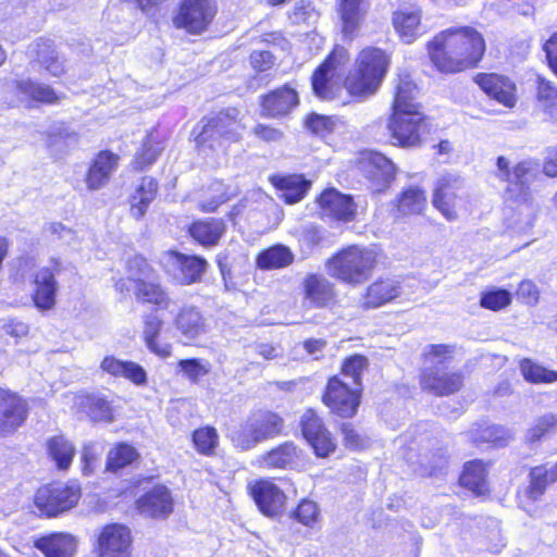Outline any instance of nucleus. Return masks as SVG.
Segmentation results:
<instances>
[{"label": "nucleus", "instance_id": "1", "mask_svg": "<svg viewBox=\"0 0 557 557\" xmlns=\"http://www.w3.org/2000/svg\"><path fill=\"white\" fill-rule=\"evenodd\" d=\"M432 64L443 73H457L478 64L485 51L483 36L473 27H450L426 45Z\"/></svg>", "mask_w": 557, "mask_h": 557}, {"label": "nucleus", "instance_id": "2", "mask_svg": "<svg viewBox=\"0 0 557 557\" xmlns=\"http://www.w3.org/2000/svg\"><path fill=\"white\" fill-rule=\"evenodd\" d=\"M416 85L408 77H400L396 86L387 129L393 145L403 148L421 146L430 133V123L414 101Z\"/></svg>", "mask_w": 557, "mask_h": 557}, {"label": "nucleus", "instance_id": "3", "mask_svg": "<svg viewBox=\"0 0 557 557\" xmlns=\"http://www.w3.org/2000/svg\"><path fill=\"white\" fill-rule=\"evenodd\" d=\"M455 347L444 344H431L423 349V370L421 386L435 395L453 394L462 386V376L448 371L445 363L453 358Z\"/></svg>", "mask_w": 557, "mask_h": 557}, {"label": "nucleus", "instance_id": "4", "mask_svg": "<svg viewBox=\"0 0 557 557\" xmlns=\"http://www.w3.org/2000/svg\"><path fill=\"white\" fill-rule=\"evenodd\" d=\"M376 263L377 253L374 249L351 245L327 260L326 271L330 276L357 286L371 276Z\"/></svg>", "mask_w": 557, "mask_h": 557}, {"label": "nucleus", "instance_id": "5", "mask_svg": "<svg viewBox=\"0 0 557 557\" xmlns=\"http://www.w3.org/2000/svg\"><path fill=\"white\" fill-rule=\"evenodd\" d=\"M388 57L377 48L363 49L356 67L345 79L347 91L355 97H368L380 87L388 67Z\"/></svg>", "mask_w": 557, "mask_h": 557}, {"label": "nucleus", "instance_id": "6", "mask_svg": "<svg viewBox=\"0 0 557 557\" xmlns=\"http://www.w3.org/2000/svg\"><path fill=\"white\" fill-rule=\"evenodd\" d=\"M151 268L148 262L139 257L128 262V276L115 283V288L121 294L134 292L139 301L151 304L160 309H168L170 297L159 284L150 281Z\"/></svg>", "mask_w": 557, "mask_h": 557}, {"label": "nucleus", "instance_id": "7", "mask_svg": "<svg viewBox=\"0 0 557 557\" xmlns=\"http://www.w3.org/2000/svg\"><path fill=\"white\" fill-rule=\"evenodd\" d=\"M282 429L283 419L278 414L271 411H257L232 430L230 437L236 447L247 450L278 435Z\"/></svg>", "mask_w": 557, "mask_h": 557}, {"label": "nucleus", "instance_id": "8", "mask_svg": "<svg viewBox=\"0 0 557 557\" xmlns=\"http://www.w3.org/2000/svg\"><path fill=\"white\" fill-rule=\"evenodd\" d=\"M201 123V131L195 138L198 148L222 147L224 144L236 143L242 137L239 111L235 108L205 117Z\"/></svg>", "mask_w": 557, "mask_h": 557}, {"label": "nucleus", "instance_id": "9", "mask_svg": "<svg viewBox=\"0 0 557 557\" xmlns=\"http://www.w3.org/2000/svg\"><path fill=\"white\" fill-rule=\"evenodd\" d=\"M349 55L344 47L336 46L312 75V89L323 100L333 99L341 89L344 66Z\"/></svg>", "mask_w": 557, "mask_h": 557}, {"label": "nucleus", "instance_id": "10", "mask_svg": "<svg viewBox=\"0 0 557 557\" xmlns=\"http://www.w3.org/2000/svg\"><path fill=\"white\" fill-rule=\"evenodd\" d=\"M433 206L448 220L455 221L467 211L463 182L458 175L444 174L436 183Z\"/></svg>", "mask_w": 557, "mask_h": 557}, {"label": "nucleus", "instance_id": "11", "mask_svg": "<svg viewBox=\"0 0 557 557\" xmlns=\"http://www.w3.org/2000/svg\"><path fill=\"white\" fill-rule=\"evenodd\" d=\"M495 175L507 184L505 189L506 201H519L522 197L532 196L530 189L533 178L531 162L521 161L512 165L507 158L498 157Z\"/></svg>", "mask_w": 557, "mask_h": 557}, {"label": "nucleus", "instance_id": "12", "mask_svg": "<svg viewBox=\"0 0 557 557\" xmlns=\"http://www.w3.org/2000/svg\"><path fill=\"white\" fill-rule=\"evenodd\" d=\"M81 498V487L73 484H50L38 488L35 505L40 513L54 517L72 509Z\"/></svg>", "mask_w": 557, "mask_h": 557}, {"label": "nucleus", "instance_id": "13", "mask_svg": "<svg viewBox=\"0 0 557 557\" xmlns=\"http://www.w3.org/2000/svg\"><path fill=\"white\" fill-rule=\"evenodd\" d=\"M215 12L213 0H182L173 24L176 28L198 35L208 28Z\"/></svg>", "mask_w": 557, "mask_h": 557}, {"label": "nucleus", "instance_id": "14", "mask_svg": "<svg viewBox=\"0 0 557 557\" xmlns=\"http://www.w3.org/2000/svg\"><path fill=\"white\" fill-rule=\"evenodd\" d=\"M414 282L400 277H380L370 284L364 296V306L377 308L395 299H409Z\"/></svg>", "mask_w": 557, "mask_h": 557}, {"label": "nucleus", "instance_id": "15", "mask_svg": "<svg viewBox=\"0 0 557 557\" xmlns=\"http://www.w3.org/2000/svg\"><path fill=\"white\" fill-rule=\"evenodd\" d=\"M359 388L349 385L348 382L333 376L329 380L323 403L332 412L343 418H350L356 414L360 404Z\"/></svg>", "mask_w": 557, "mask_h": 557}, {"label": "nucleus", "instance_id": "16", "mask_svg": "<svg viewBox=\"0 0 557 557\" xmlns=\"http://www.w3.org/2000/svg\"><path fill=\"white\" fill-rule=\"evenodd\" d=\"M359 169L369 182L373 193L385 191L395 176V165L384 154L364 151L359 159Z\"/></svg>", "mask_w": 557, "mask_h": 557}, {"label": "nucleus", "instance_id": "17", "mask_svg": "<svg viewBox=\"0 0 557 557\" xmlns=\"http://www.w3.org/2000/svg\"><path fill=\"white\" fill-rule=\"evenodd\" d=\"M162 264L176 282L189 285L201 278L208 263L200 257L168 251L162 257Z\"/></svg>", "mask_w": 557, "mask_h": 557}, {"label": "nucleus", "instance_id": "18", "mask_svg": "<svg viewBox=\"0 0 557 557\" xmlns=\"http://www.w3.org/2000/svg\"><path fill=\"white\" fill-rule=\"evenodd\" d=\"M249 491L259 510L264 516L274 518L285 510L287 496L275 482L259 480L249 484Z\"/></svg>", "mask_w": 557, "mask_h": 557}, {"label": "nucleus", "instance_id": "19", "mask_svg": "<svg viewBox=\"0 0 557 557\" xmlns=\"http://www.w3.org/2000/svg\"><path fill=\"white\" fill-rule=\"evenodd\" d=\"M301 431L318 457H327L336 448V443L314 410L307 409L301 416Z\"/></svg>", "mask_w": 557, "mask_h": 557}, {"label": "nucleus", "instance_id": "20", "mask_svg": "<svg viewBox=\"0 0 557 557\" xmlns=\"http://www.w3.org/2000/svg\"><path fill=\"white\" fill-rule=\"evenodd\" d=\"M132 541L127 527L119 523L108 524L98 535V555L99 557H128Z\"/></svg>", "mask_w": 557, "mask_h": 557}, {"label": "nucleus", "instance_id": "21", "mask_svg": "<svg viewBox=\"0 0 557 557\" xmlns=\"http://www.w3.org/2000/svg\"><path fill=\"white\" fill-rule=\"evenodd\" d=\"M27 404L16 393L0 388V436H8L25 422Z\"/></svg>", "mask_w": 557, "mask_h": 557}, {"label": "nucleus", "instance_id": "22", "mask_svg": "<svg viewBox=\"0 0 557 557\" xmlns=\"http://www.w3.org/2000/svg\"><path fill=\"white\" fill-rule=\"evenodd\" d=\"M59 268L60 264L52 261L49 267H42L35 273L32 299L39 311H49L55 306L58 292L55 274L59 272Z\"/></svg>", "mask_w": 557, "mask_h": 557}, {"label": "nucleus", "instance_id": "23", "mask_svg": "<svg viewBox=\"0 0 557 557\" xmlns=\"http://www.w3.org/2000/svg\"><path fill=\"white\" fill-rule=\"evenodd\" d=\"M476 84L491 98L507 108H513L517 103L516 85L508 77L482 73L475 76Z\"/></svg>", "mask_w": 557, "mask_h": 557}, {"label": "nucleus", "instance_id": "24", "mask_svg": "<svg viewBox=\"0 0 557 557\" xmlns=\"http://www.w3.org/2000/svg\"><path fill=\"white\" fill-rule=\"evenodd\" d=\"M319 205L323 215L338 221H351L356 214L354 199L331 188L323 191L319 198Z\"/></svg>", "mask_w": 557, "mask_h": 557}, {"label": "nucleus", "instance_id": "25", "mask_svg": "<svg viewBox=\"0 0 557 557\" xmlns=\"http://www.w3.org/2000/svg\"><path fill=\"white\" fill-rule=\"evenodd\" d=\"M366 0H338V14L343 36L352 40L360 29L367 14Z\"/></svg>", "mask_w": 557, "mask_h": 557}, {"label": "nucleus", "instance_id": "26", "mask_svg": "<svg viewBox=\"0 0 557 557\" xmlns=\"http://www.w3.org/2000/svg\"><path fill=\"white\" fill-rule=\"evenodd\" d=\"M27 55L38 62L47 73L59 77L65 73L63 60L53 48V44L49 39L39 38L28 46Z\"/></svg>", "mask_w": 557, "mask_h": 557}, {"label": "nucleus", "instance_id": "27", "mask_svg": "<svg viewBox=\"0 0 557 557\" xmlns=\"http://www.w3.org/2000/svg\"><path fill=\"white\" fill-rule=\"evenodd\" d=\"M298 101V95L293 88L288 86L277 88L263 97L262 115L269 117L286 115L297 107Z\"/></svg>", "mask_w": 557, "mask_h": 557}, {"label": "nucleus", "instance_id": "28", "mask_svg": "<svg viewBox=\"0 0 557 557\" xmlns=\"http://www.w3.org/2000/svg\"><path fill=\"white\" fill-rule=\"evenodd\" d=\"M139 511L153 518L166 517L173 510V498L165 486H154L137 500Z\"/></svg>", "mask_w": 557, "mask_h": 557}, {"label": "nucleus", "instance_id": "29", "mask_svg": "<svg viewBox=\"0 0 557 557\" xmlns=\"http://www.w3.org/2000/svg\"><path fill=\"white\" fill-rule=\"evenodd\" d=\"M305 300L314 307H325L334 300L333 284L324 276L308 274L302 281Z\"/></svg>", "mask_w": 557, "mask_h": 557}, {"label": "nucleus", "instance_id": "30", "mask_svg": "<svg viewBox=\"0 0 557 557\" xmlns=\"http://www.w3.org/2000/svg\"><path fill=\"white\" fill-rule=\"evenodd\" d=\"M119 157L110 151H101L91 163L86 176V184L90 190L104 186L111 174L115 171Z\"/></svg>", "mask_w": 557, "mask_h": 557}, {"label": "nucleus", "instance_id": "31", "mask_svg": "<svg viewBox=\"0 0 557 557\" xmlns=\"http://www.w3.org/2000/svg\"><path fill=\"white\" fill-rule=\"evenodd\" d=\"M512 207V213L507 216V225L517 233L530 231L535 223L539 206L534 202L532 196L522 197L519 201H509Z\"/></svg>", "mask_w": 557, "mask_h": 557}, {"label": "nucleus", "instance_id": "32", "mask_svg": "<svg viewBox=\"0 0 557 557\" xmlns=\"http://www.w3.org/2000/svg\"><path fill=\"white\" fill-rule=\"evenodd\" d=\"M34 545L46 557H73L77 543L69 533H52L36 540Z\"/></svg>", "mask_w": 557, "mask_h": 557}, {"label": "nucleus", "instance_id": "33", "mask_svg": "<svg viewBox=\"0 0 557 557\" xmlns=\"http://www.w3.org/2000/svg\"><path fill=\"white\" fill-rule=\"evenodd\" d=\"M174 325L186 341L198 338L206 332V321L195 306H184L174 319Z\"/></svg>", "mask_w": 557, "mask_h": 557}, {"label": "nucleus", "instance_id": "34", "mask_svg": "<svg viewBox=\"0 0 557 557\" xmlns=\"http://www.w3.org/2000/svg\"><path fill=\"white\" fill-rule=\"evenodd\" d=\"M162 326L163 321L157 314H146L143 321V339L152 354L168 358L171 356L172 345L160 341Z\"/></svg>", "mask_w": 557, "mask_h": 557}, {"label": "nucleus", "instance_id": "35", "mask_svg": "<svg viewBox=\"0 0 557 557\" xmlns=\"http://www.w3.org/2000/svg\"><path fill=\"white\" fill-rule=\"evenodd\" d=\"M394 206L396 216L421 214L426 207V193L418 185H410L403 189Z\"/></svg>", "mask_w": 557, "mask_h": 557}, {"label": "nucleus", "instance_id": "36", "mask_svg": "<svg viewBox=\"0 0 557 557\" xmlns=\"http://www.w3.org/2000/svg\"><path fill=\"white\" fill-rule=\"evenodd\" d=\"M272 182L280 191V198L288 205L299 202L311 186L310 181L302 175L273 177Z\"/></svg>", "mask_w": 557, "mask_h": 557}, {"label": "nucleus", "instance_id": "37", "mask_svg": "<svg viewBox=\"0 0 557 557\" xmlns=\"http://www.w3.org/2000/svg\"><path fill=\"white\" fill-rule=\"evenodd\" d=\"M74 405L82 411H85L91 420L98 422H112L113 409L108 400L94 395H73Z\"/></svg>", "mask_w": 557, "mask_h": 557}, {"label": "nucleus", "instance_id": "38", "mask_svg": "<svg viewBox=\"0 0 557 557\" xmlns=\"http://www.w3.org/2000/svg\"><path fill=\"white\" fill-rule=\"evenodd\" d=\"M393 24L404 42L410 44L422 34L421 14L418 10H399L394 13Z\"/></svg>", "mask_w": 557, "mask_h": 557}, {"label": "nucleus", "instance_id": "39", "mask_svg": "<svg viewBox=\"0 0 557 557\" xmlns=\"http://www.w3.org/2000/svg\"><path fill=\"white\" fill-rule=\"evenodd\" d=\"M14 86L22 101L34 100L52 104L57 103L60 99L58 94L50 86L30 79L17 81Z\"/></svg>", "mask_w": 557, "mask_h": 557}, {"label": "nucleus", "instance_id": "40", "mask_svg": "<svg viewBox=\"0 0 557 557\" xmlns=\"http://www.w3.org/2000/svg\"><path fill=\"white\" fill-rule=\"evenodd\" d=\"M224 232V222L215 219L198 221L189 227L191 237L206 247L215 246Z\"/></svg>", "mask_w": 557, "mask_h": 557}, {"label": "nucleus", "instance_id": "41", "mask_svg": "<svg viewBox=\"0 0 557 557\" xmlns=\"http://www.w3.org/2000/svg\"><path fill=\"white\" fill-rule=\"evenodd\" d=\"M77 132L64 123L54 124L48 133L47 145L52 153L62 154L78 144Z\"/></svg>", "mask_w": 557, "mask_h": 557}, {"label": "nucleus", "instance_id": "42", "mask_svg": "<svg viewBox=\"0 0 557 557\" xmlns=\"http://www.w3.org/2000/svg\"><path fill=\"white\" fill-rule=\"evenodd\" d=\"M294 253L283 245L272 246L261 251L257 257V265L261 270H276L290 265Z\"/></svg>", "mask_w": 557, "mask_h": 557}, {"label": "nucleus", "instance_id": "43", "mask_svg": "<svg viewBox=\"0 0 557 557\" xmlns=\"http://www.w3.org/2000/svg\"><path fill=\"white\" fill-rule=\"evenodd\" d=\"M298 458L297 448L293 443H284L260 457V467L267 469L287 468Z\"/></svg>", "mask_w": 557, "mask_h": 557}, {"label": "nucleus", "instance_id": "44", "mask_svg": "<svg viewBox=\"0 0 557 557\" xmlns=\"http://www.w3.org/2000/svg\"><path fill=\"white\" fill-rule=\"evenodd\" d=\"M158 190L157 182L151 177H144L131 199V212L136 219H140L154 199Z\"/></svg>", "mask_w": 557, "mask_h": 557}, {"label": "nucleus", "instance_id": "45", "mask_svg": "<svg viewBox=\"0 0 557 557\" xmlns=\"http://www.w3.org/2000/svg\"><path fill=\"white\" fill-rule=\"evenodd\" d=\"M460 483L478 495L484 494L487 491L485 465L480 460L466 463Z\"/></svg>", "mask_w": 557, "mask_h": 557}, {"label": "nucleus", "instance_id": "46", "mask_svg": "<svg viewBox=\"0 0 557 557\" xmlns=\"http://www.w3.org/2000/svg\"><path fill=\"white\" fill-rule=\"evenodd\" d=\"M554 482H557V462L533 468L530 472L529 496L536 499L545 492L546 486Z\"/></svg>", "mask_w": 557, "mask_h": 557}, {"label": "nucleus", "instance_id": "47", "mask_svg": "<svg viewBox=\"0 0 557 557\" xmlns=\"http://www.w3.org/2000/svg\"><path fill=\"white\" fill-rule=\"evenodd\" d=\"M470 434L475 443H490L494 446H505L512 438L511 432L500 425H480L472 429Z\"/></svg>", "mask_w": 557, "mask_h": 557}, {"label": "nucleus", "instance_id": "48", "mask_svg": "<svg viewBox=\"0 0 557 557\" xmlns=\"http://www.w3.org/2000/svg\"><path fill=\"white\" fill-rule=\"evenodd\" d=\"M48 451L59 469H67L75 454L74 445L63 436H55L48 442Z\"/></svg>", "mask_w": 557, "mask_h": 557}, {"label": "nucleus", "instance_id": "49", "mask_svg": "<svg viewBox=\"0 0 557 557\" xmlns=\"http://www.w3.org/2000/svg\"><path fill=\"white\" fill-rule=\"evenodd\" d=\"M138 458L137 450L126 444L120 443L113 447L107 457V470L115 472L135 461Z\"/></svg>", "mask_w": 557, "mask_h": 557}, {"label": "nucleus", "instance_id": "50", "mask_svg": "<svg viewBox=\"0 0 557 557\" xmlns=\"http://www.w3.org/2000/svg\"><path fill=\"white\" fill-rule=\"evenodd\" d=\"M178 372L191 383H199L212 369L210 361L201 358L182 359L177 363Z\"/></svg>", "mask_w": 557, "mask_h": 557}, {"label": "nucleus", "instance_id": "51", "mask_svg": "<svg viewBox=\"0 0 557 557\" xmlns=\"http://www.w3.org/2000/svg\"><path fill=\"white\" fill-rule=\"evenodd\" d=\"M520 369L523 377L531 383H552L557 381V372L545 369L530 359H524Z\"/></svg>", "mask_w": 557, "mask_h": 557}, {"label": "nucleus", "instance_id": "52", "mask_svg": "<svg viewBox=\"0 0 557 557\" xmlns=\"http://www.w3.org/2000/svg\"><path fill=\"white\" fill-rule=\"evenodd\" d=\"M193 442L197 451L201 455H212L219 444L216 430L205 426L196 430L193 434Z\"/></svg>", "mask_w": 557, "mask_h": 557}, {"label": "nucleus", "instance_id": "53", "mask_svg": "<svg viewBox=\"0 0 557 557\" xmlns=\"http://www.w3.org/2000/svg\"><path fill=\"white\" fill-rule=\"evenodd\" d=\"M557 431V416L545 414L537 419L528 430L527 440L531 443L541 441Z\"/></svg>", "mask_w": 557, "mask_h": 557}, {"label": "nucleus", "instance_id": "54", "mask_svg": "<svg viewBox=\"0 0 557 557\" xmlns=\"http://www.w3.org/2000/svg\"><path fill=\"white\" fill-rule=\"evenodd\" d=\"M288 18L294 25L313 26L319 20V12L309 2L296 3Z\"/></svg>", "mask_w": 557, "mask_h": 557}, {"label": "nucleus", "instance_id": "55", "mask_svg": "<svg viewBox=\"0 0 557 557\" xmlns=\"http://www.w3.org/2000/svg\"><path fill=\"white\" fill-rule=\"evenodd\" d=\"M537 98L544 111L552 116L557 115V88L541 77L539 78Z\"/></svg>", "mask_w": 557, "mask_h": 557}, {"label": "nucleus", "instance_id": "56", "mask_svg": "<svg viewBox=\"0 0 557 557\" xmlns=\"http://www.w3.org/2000/svg\"><path fill=\"white\" fill-rule=\"evenodd\" d=\"M161 151L162 147H160L159 143L154 140L152 134L147 135L143 143L141 149L136 154V166L144 169L145 166L152 164Z\"/></svg>", "mask_w": 557, "mask_h": 557}, {"label": "nucleus", "instance_id": "57", "mask_svg": "<svg viewBox=\"0 0 557 557\" xmlns=\"http://www.w3.org/2000/svg\"><path fill=\"white\" fill-rule=\"evenodd\" d=\"M511 302V294L503 288H493L483 292L480 304L483 308L490 310H500Z\"/></svg>", "mask_w": 557, "mask_h": 557}, {"label": "nucleus", "instance_id": "58", "mask_svg": "<svg viewBox=\"0 0 557 557\" xmlns=\"http://www.w3.org/2000/svg\"><path fill=\"white\" fill-rule=\"evenodd\" d=\"M293 518L299 523L312 528L320 518V509L315 502L302 499L295 511Z\"/></svg>", "mask_w": 557, "mask_h": 557}, {"label": "nucleus", "instance_id": "59", "mask_svg": "<svg viewBox=\"0 0 557 557\" xmlns=\"http://www.w3.org/2000/svg\"><path fill=\"white\" fill-rule=\"evenodd\" d=\"M339 124V120L332 117V116H325L320 114H311L308 116L306 121L307 127L314 133L315 135H319L321 137H324L332 132L335 131L337 125Z\"/></svg>", "mask_w": 557, "mask_h": 557}, {"label": "nucleus", "instance_id": "60", "mask_svg": "<svg viewBox=\"0 0 557 557\" xmlns=\"http://www.w3.org/2000/svg\"><path fill=\"white\" fill-rule=\"evenodd\" d=\"M367 368V359L363 356L355 355L347 358L342 367V374L351 380V385L359 388L360 375Z\"/></svg>", "mask_w": 557, "mask_h": 557}, {"label": "nucleus", "instance_id": "61", "mask_svg": "<svg viewBox=\"0 0 557 557\" xmlns=\"http://www.w3.org/2000/svg\"><path fill=\"white\" fill-rule=\"evenodd\" d=\"M103 451L100 443H88L82 451V471L85 475H89L95 471L99 457Z\"/></svg>", "mask_w": 557, "mask_h": 557}, {"label": "nucleus", "instance_id": "62", "mask_svg": "<svg viewBox=\"0 0 557 557\" xmlns=\"http://www.w3.org/2000/svg\"><path fill=\"white\" fill-rule=\"evenodd\" d=\"M342 434L344 445L349 449H362L368 445V440L359 434L350 423H343Z\"/></svg>", "mask_w": 557, "mask_h": 557}, {"label": "nucleus", "instance_id": "63", "mask_svg": "<svg viewBox=\"0 0 557 557\" xmlns=\"http://www.w3.org/2000/svg\"><path fill=\"white\" fill-rule=\"evenodd\" d=\"M120 377L126 379L137 386H143L147 383V373L145 369L133 361L125 360Z\"/></svg>", "mask_w": 557, "mask_h": 557}, {"label": "nucleus", "instance_id": "64", "mask_svg": "<svg viewBox=\"0 0 557 557\" xmlns=\"http://www.w3.org/2000/svg\"><path fill=\"white\" fill-rule=\"evenodd\" d=\"M517 297L528 305H535L539 301L540 290L532 281L524 280L519 285Z\"/></svg>", "mask_w": 557, "mask_h": 557}]
</instances>
